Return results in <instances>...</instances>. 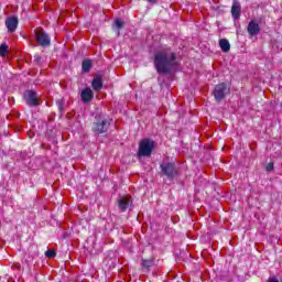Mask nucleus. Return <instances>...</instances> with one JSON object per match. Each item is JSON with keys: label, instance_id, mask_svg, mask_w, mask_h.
<instances>
[{"label": "nucleus", "instance_id": "obj_21", "mask_svg": "<svg viewBox=\"0 0 282 282\" xmlns=\"http://www.w3.org/2000/svg\"><path fill=\"white\" fill-rule=\"evenodd\" d=\"M268 282H279V280L276 278H270Z\"/></svg>", "mask_w": 282, "mask_h": 282}, {"label": "nucleus", "instance_id": "obj_9", "mask_svg": "<svg viewBox=\"0 0 282 282\" xmlns=\"http://www.w3.org/2000/svg\"><path fill=\"white\" fill-rule=\"evenodd\" d=\"M6 26L9 32H17V28L19 26V19L17 17H10L6 20Z\"/></svg>", "mask_w": 282, "mask_h": 282}, {"label": "nucleus", "instance_id": "obj_20", "mask_svg": "<svg viewBox=\"0 0 282 282\" xmlns=\"http://www.w3.org/2000/svg\"><path fill=\"white\" fill-rule=\"evenodd\" d=\"M274 169V163H269L265 167V171H272Z\"/></svg>", "mask_w": 282, "mask_h": 282}, {"label": "nucleus", "instance_id": "obj_8", "mask_svg": "<svg viewBox=\"0 0 282 282\" xmlns=\"http://www.w3.org/2000/svg\"><path fill=\"white\" fill-rule=\"evenodd\" d=\"M132 202L133 200L130 198V196H122V197H120L118 199L120 212L124 213V210H127L129 208V206H131Z\"/></svg>", "mask_w": 282, "mask_h": 282}, {"label": "nucleus", "instance_id": "obj_13", "mask_svg": "<svg viewBox=\"0 0 282 282\" xmlns=\"http://www.w3.org/2000/svg\"><path fill=\"white\" fill-rule=\"evenodd\" d=\"M91 86L95 91H100L102 89V77H95Z\"/></svg>", "mask_w": 282, "mask_h": 282}, {"label": "nucleus", "instance_id": "obj_17", "mask_svg": "<svg viewBox=\"0 0 282 282\" xmlns=\"http://www.w3.org/2000/svg\"><path fill=\"white\" fill-rule=\"evenodd\" d=\"M0 56H2V57L8 56V45H6V44L0 45Z\"/></svg>", "mask_w": 282, "mask_h": 282}, {"label": "nucleus", "instance_id": "obj_1", "mask_svg": "<svg viewBox=\"0 0 282 282\" xmlns=\"http://www.w3.org/2000/svg\"><path fill=\"white\" fill-rule=\"evenodd\" d=\"M154 66L158 74H171L177 67V56L169 46H160L154 52Z\"/></svg>", "mask_w": 282, "mask_h": 282}, {"label": "nucleus", "instance_id": "obj_3", "mask_svg": "<svg viewBox=\"0 0 282 282\" xmlns=\"http://www.w3.org/2000/svg\"><path fill=\"white\" fill-rule=\"evenodd\" d=\"M230 94V88L225 83L218 84L214 89V97L217 102H221Z\"/></svg>", "mask_w": 282, "mask_h": 282}, {"label": "nucleus", "instance_id": "obj_2", "mask_svg": "<svg viewBox=\"0 0 282 282\" xmlns=\"http://www.w3.org/2000/svg\"><path fill=\"white\" fill-rule=\"evenodd\" d=\"M154 147H155V143L152 140L143 139L139 143V155L149 158V155H151V153H153Z\"/></svg>", "mask_w": 282, "mask_h": 282}, {"label": "nucleus", "instance_id": "obj_5", "mask_svg": "<svg viewBox=\"0 0 282 282\" xmlns=\"http://www.w3.org/2000/svg\"><path fill=\"white\" fill-rule=\"evenodd\" d=\"M161 170L164 175L167 177H173L174 175H177V169H175L174 163H163L161 164Z\"/></svg>", "mask_w": 282, "mask_h": 282}, {"label": "nucleus", "instance_id": "obj_22", "mask_svg": "<svg viewBox=\"0 0 282 282\" xmlns=\"http://www.w3.org/2000/svg\"><path fill=\"white\" fill-rule=\"evenodd\" d=\"M150 3H158V0H148Z\"/></svg>", "mask_w": 282, "mask_h": 282}, {"label": "nucleus", "instance_id": "obj_12", "mask_svg": "<svg viewBox=\"0 0 282 282\" xmlns=\"http://www.w3.org/2000/svg\"><path fill=\"white\" fill-rule=\"evenodd\" d=\"M231 14L234 19H239V17H241V4H239V2H234L231 7Z\"/></svg>", "mask_w": 282, "mask_h": 282}, {"label": "nucleus", "instance_id": "obj_14", "mask_svg": "<svg viewBox=\"0 0 282 282\" xmlns=\"http://www.w3.org/2000/svg\"><path fill=\"white\" fill-rule=\"evenodd\" d=\"M219 46L223 50V52H230V42L226 39H221L219 41Z\"/></svg>", "mask_w": 282, "mask_h": 282}, {"label": "nucleus", "instance_id": "obj_10", "mask_svg": "<svg viewBox=\"0 0 282 282\" xmlns=\"http://www.w3.org/2000/svg\"><path fill=\"white\" fill-rule=\"evenodd\" d=\"M247 31L249 32L250 36H257V34L261 32V26H259V23L252 20L251 22H249Z\"/></svg>", "mask_w": 282, "mask_h": 282}, {"label": "nucleus", "instance_id": "obj_7", "mask_svg": "<svg viewBox=\"0 0 282 282\" xmlns=\"http://www.w3.org/2000/svg\"><path fill=\"white\" fill-rule=\"evenodd\" d=\"M35 36L37 43H40L43 47H47L50 45V36L46 35L45 31L37 30L35 31Z\"/></svg>", "mask_w": 282, "mask_h": 282}, {"label": "nucleus", "instance_id": "obj_18", "mask_svg": "<svg viewBox=\"0 0 282 282\" xmlns=\"http://www.w3.org/2000/svg\"><path fill=\"white\" fill-rule=\"evenodd\" d=\"M45 257H47V259H54V257H56V251L52 250V249H48L46 252H45Z\"/></svg>", "mask_w": 282, "mask_h": 282}, {"label": "nucleus", "instance_id": "obj_19", "mask_svg": "<svg viewBox=\"0 0 282 282\" xmlns=\"http://www.w3.org/2000/svg\"><path fill=\"white\" fill-rule=\"evenodd\" d=\"M141 264L143 268H151L153 267V260H143Z\"/></svg>", "mask_w": 282, "mask_h": 282}, {"label": "nucleus", "instance_id": "obj_15", "mask_svg": "<svg viewBox=\"0 0 282 282\" xmlns=\"http://www.w3.org/2000/svg\"><path fill=\"white\" fill-rule=\"evenodd\" d=\"M115 26L118 31V36H120V30H122V28H124V21H122L120 19H116L115 20Z\"/></svg>", "mask_w": 282, "mask_h": 282}, {"label": "nucleus", "instance_id": "obj_16", "mask_svg": "<svg viewBox=\"0 0 282 282\" xmlns=\"http://www.w3.org/2000/svg\"><path fill=\"white\" fill-rule=\"evenodd\" d=\"M83 72L87 73L90 72L91 69V61L90 59H85L82 64Z\"/></svg>", "mask_w": 282, "mask_h": 282}, {"label": "nucleus", "instance_id": "obj_6", "mask_svg": "<svg viewBox=\"0 0 282 282\" xmlns=\"http://www.w3.org/2000/svg\"><path fill=\"white\" fill-rule=\"evenodd\" d=\"M108 129H109V122H107V120L95 122L93 126V131L97 134L107 133Z\"/></svg>", "mask_w": 282, "mask_h": 282}, {"label": "nucleus", "instance_id": "obj_11", "mask_svg": "<svg viewBox=\"0 0 282 282\" xmlns=\"http://www.w3.org/2000/svg\"><path fill=\"white\" fill-rule=\"evenodd\" d=\"M91 98H94V91L91 90V88H85L82 91L83 102H90Z\"/></svg>", "mask_w": 282, "mask_h": 282}, {"label": "nucleus", "instance_id": "obj_4", "mask_svg": "<svg viewBox=\"0 0 282 282\" xmlns=\"http://www.w3.org/2000/svg\"><path fill=\"white\" fill-rule=\"evenodd\" d=\"M24 100L29 107H39L41 105V99L34 90H26L24 93Z\"/></svg>", "mask_w": 282, "mask_h": 282}]
</instances>
